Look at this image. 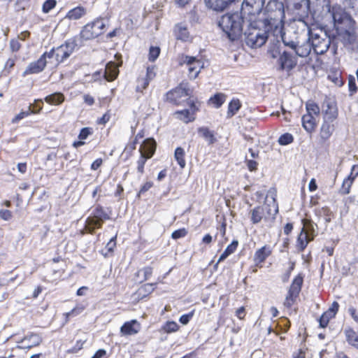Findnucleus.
<instances>
[{
	"label": "nucleus",
	"instance_id": "obj_58",
	"mask_svg": "<svg viewBox=\"0 0 358 358\" xmlns=\"http://www.w3.org/2000/svg\"><path fill=\"white\" fill-rule=\"evenodd\" d=\"M353 181L354 180H343L342 187L341 189L343 194H346L350 192V188Z\"/></svg>",
	"mask_w": 358,
	"mask_h": 358
},
{
	"label": "nucleus",
	"instance_id": "obj_57",
	"mask_svg": "<svg viewBox=\"0 0 358 358\" xmlns=\"http://www.w3.org/2000/svg\"><path fill=\"white\" fill-rule=\"evenodd\" d=\"M90 134H92V129L89 127L83 128L78 135L80 140L86 139Z\"/></svg>",
	"mask_w": 358,
	"mask_h": 358
},
{
	"label": "nucleus",
	"instance_id": "obj_7",
	"mask_svg": "<svg viewBox=\"0 0 358 358\" xmlns=\"http://www.w3.org/2000/svg\"><path fill=\"white\" fill-rule=\"evenodd\" d=\"M266 0H244L242 3V14L250 24L256 22L261 14Z\"/></svg>",
	"mask_w": 358,
	"mask_h": 358
},
{
	"label": "nucleus",
	"instance_id": "obj_9",
	"mask_svg": "<svg viewBox=\"0 0 358 358\" xmlns=\"http://www.w3.org/2000/svg\"><path fill=\"white\" fill-rule=\"evenodd\" d=\"M76 47V43L75 41H66L64 44H62L56 48H52L50 52H47L48 58L50 59L55 58L54 64L58 65L70 57V55L74 52Z\"/></svg>",
	"mask_w": 358,
	"mask_h": 358
},
{
	"label": "nucleus",
	"instance_id": "obj_12",
	"mask_svg": "<svg viewBox=\"0 0 358 358\" xmlns=\"http://www.w3.org/2000/svg\"><path fill=\"white\" fill-rule=\"evenodd\" d=\"M180 65L186 64L188 69V76L195 79L203 67V62L195 57L182 55L179 60Z\"/></svg>",
	"mask_w": 358,
	"mask_h": 358
},
{
	"label": "nucleus",
	"instance_id": "obj_53",
	"mask_svg": "<svg viewBox=\"0 0 358 358\" xmlns=\"http://www.w3.org/2000/svg\"><path fill=\"white\" fill-rule=\"evenodd\" d=\"M348 87L350 94L352 95L357 92V87L355 83V78L352 76H350L348 78Z\"/></svg>",
	"mask_w": 358,
	"mask_h": 358
},
{
	"label": "nucleus",
	"instance_id": "obj_59",
	"mask_svg": "<svg viewBox=\"0 0 358 358\" xmlns=\"http://www.w3.org/2000/svg\"><path fill=\"white\" fill-rule=\"evenodd\" d=\"M11 211L6 209H1L0 210V217L6 221H8L12 218Z\"/></svg>",
	"mask_w": 358,
	"mask_h": 358
},
{
	"label": "nucleus",
	"instance_id": "obj_30",
	"mask_svg": "<svg viewBox=\"0 0 358 358\" xmlns=\"http://www.w3.org/2000/svg\"><path fill=\"white\" fill-rule=\"evenodd\" d=\"M346 341L349 345L358 350V334L352 328H348L344 331Z\"/></svg>",
	"mask_w": 358,
	"mask_h": 358
},
{
	"label": "nucleus",
	"instance_id": "obj_17",
	"mask_svg": "<svg viewBox=\"0 0 358 358\" xmlns=\"http://www.w3.org/2000/svg\"><path fill=\"white\" fill-rule=\"evenodd\" d=\"M278 63L280 70L289 71L296 66L297 61L290 53L285 51L280 55Z\"/></svg>",
	"mask_w": 358,
	"mask_h": 358
},
{
	"label": "nucleus",
	"instance_id": "obj_16",
	"mask_svg": "<svg viewBox=\"0 0 358 358\" xmlns=\"http://www.w3.org/2000/svg\"><path fill=\"white\" fill-rule=\"evenodd\" d=\"M47 52H45L37 61L30 63L23 72L22 76L24 77L29 74L38 73L43 71L47 64Z\"/></svg>",
	"mask_w": 358,
	"mask_h": 358
},
{
	"label": "nucleus",
	"instance_id": "obj_44",
	"mask_svg": "<svg viewBox=\"0 0 358 358\" xmlns=\"http://www.w3.org/2000/svg\"><path fill=\"white\" fill-rule=\"evenodd\" d=\"M294 141L293 136L289 133H285L281 135L278 138V143L281 145H287L292 143Z\"/></svg>",
	"mask_w": 358,
	"mask_h": 358
},
{
	"label": "nucleus",
	"instance_id": "obj_14",
	"mask_svg": "<svg viewBox=\"0 0 358 358\" xmlns=\"http://www.w3.org/2000/svg\"><path fill=\"white\" fill-rule=\"evenodd\" d=\"M191 90L187 87V85L181 84L178 87L166 93V100L174 104H179L182 97H186L191 94Z\"/></svg>",
	"mask_w": 358,
	"mask_h": 358
},
{
	"label": "nucleus",
	"instance_id": "obj_61",
	"mask_svg": "<svg viewBox=\"0 0 358 358\" xmlns=\"http://www.w3.org/2000/svg\"><path fill=\"white\" fill-rule=\"evenodd\" d=\"M140 272H143L144 276V280H148L152 274V268L150 266L144 267Z\"/></svg>",
	"mask_w": 358,
	"mask_h": 358
},
{
	"label": "nucleus",
	"instance_id": "obj_60",
	"mask_svg": "<svg viewBox=\"0 0 358 358\" xmlns=\"http://www.w3.org/2000/svg\"><path fill=\"white\" fill-rule=\"evenodd\" d=\"M84 344V341L80 340L78 341L76 345L69 349L68 351L70 353H77L80 350L83 348V345Z\"/></svg>",
	"mask_w": 358,
	"mask_h": 358
},
{
	"label": "nucleus",
	"instance_id": "obj_8",
	"mask_svg": "<svg viewBox=\"0 0 358 358\" xmlns=\"http://www.w3.org/2000/svg\"><path fill=\"white\" fill-rule=\"evenodd\" d=\"M295 20L292 24V31H285L284 28L281 29L280 33L272 32V36L275 37L278 42L281 40L284 45L289 47L291 49L296 48L297 43L301 42V39H303V35H301V31L296 30L295 28Z\"/></svg>",
	"mask_w": 358,
	"mask_h": 358
},
{
	"label": "nucleus",
	"instance_id": "obj_29",
	"mask_svg": "<svg viewBox=\"0 0 358 358\" xmlns=\"http://www.w3.org/2000/svg\"><path fill=\"white\" fill-rule=\"evenodd\" d=\"M198 134L208 142V145H212L217 141L214 132L210 131L208 127H199L198 129Z\"/></svg>",
	"mask_w": 358,
	"mask_h": 358
},
{
	"label": "nucleus",
	"instance_id": "obj_64",
	"mask_svg": "<svg viewBox=\"0 0 358 358\" xmlns=\"http://www.w3.org/2000/svg\"><path fill=\"white\" fill-rule=\"evenodd\" d=\"M192 316H193V313H189L188 314H184L180 316L179 321L182 324H187L189 322V320H191Z\"/></svg>",
	"mask_w": 358,
	"mask_h": 358
},
{
	"label": "nucleus",
	"instance_id": "obj_52",
	"mask_svg": "<svg viewBox=\"0 0 358 358\" xmlns=\"http://www.w3.org/2000/svg\"><path fill=\"white\" fill-rule=\"evenodd\" d=\"M320 215H322L324 217V220L327 222H329L331 220V211L328 207H323L318 210Z\"/></svg>",
	"mask_w": 358,
	"mask_h": 358
},
{
	"label": "nucleus",
	"instance_id": "obj_26",
	"mask_svg": "<svg viewBox=\"0 0 358 358\" xmlns=\"http://www.w3.org/2000/svg\"><path fill=\"white\" fill-rule=\"evenodd\" d=\"M306 41H307L306 43L301 45L300 43H297L296 48L292 49L295 51V53L301 57H308L313 49L310 42L308 40Z\"/></svg>",
	"mask_w": 358,
	"mask_h": 358
},
{
	"label": "nucleus",
	"instance_id": "obj_25",
	"mask_svg": "<svg viewBox=\"0 0 358 358\" xmlns=\"http://www.w3.org/2000/svg\"><path fill=\"white\" fill-rule=\"evenodd\" d=\"M316 118V117L311 116L310 115L305 114L303 115L302 125L307 132L312 133L315 131L317 125Z\"/></svg>",
	"mask_w": 358,
	"mask_h": 358
},
{
	"label": "nucleus",
	"instance_id": "obj_28",
	"mask_svg": "<svg viewBox=\"0 0 358 358\" xmlns=\"http://www.w3.org/2000/svg\"><path fill=\"white\" fill-rule=\"evenodd\" d=\"M177 39L187 41L190 38L189 33L187 26L180 23L175 27L174 29Z\"/></svg>",
	"mask_w": 358,
	"mask_h": 358
},
{
	"label": "nucleus",
	"instance_id": "obj_24",
	"mask_svg": "<svg viewBox=\"0 0 358 358\" xmlns=\"http://www.w3.org/2000/svg\"><path fill=\"white\" fill-rule=\"evenodd\" d=\"M303 282V276L301 273H299L292 280L287 293L298 297L301 290Z\"/></svg>",
	"mask_w": 358,
	"mask_h": 358
},
{
	"label": "nucleus",
	"instance_id": "obj_62",
	"mask_svg": "<svg viewBox=\"0 0 358 358\" xmlns=\"http://www.w3.org/2000/svg\"><path fill=\"white\" fill-rule=\"evenodd\" d=\"M10 47L13 52H17L21 48V44L17 39H12L10 41Z\"/></svg>",
	"mask_w": 358,
	"mask_h": 358
},
{
	"label": "nucleus",
	"instance_id": "obj_51",
	"mask_svg": "<svg viewBox=\"0 0 358 358\" xmlns=\"http://www.w3.org/2000/svg\"><path fill=\"white\" fill-rule=\"evenodd\" d=\"M116 238L117 236L112 237L110 241L107 243L106 245V250H107V253H106L104 255L106 256L108 253H111L113 252L114 248L116 246Z\"/></svg>",
	"mask_w": 358,
	"mask_h": 358
},
{
	"label": "nucleus",
	"instance_id": "obj_5",
	"mask_svg": "<svg viewBox=\"0 0 358 358\" xmlns=\"http://www.w3.org/2000/svg\"><path fill=\"white\" fill-rule=\"evenodd\" d=\"M110 219V215L101 206H97L92 210L90 216L85 221V229L93 234L96 229H99L105 220Z\"/></svg>",
	"mask_w": 358,
	"mask_h": 358
},
{
	"label": "nucleus",
	"instance_id": "obj_4",
	"mask_svg": "<svg viewBox=\"0 0 358 358\" xmlns=\"http://www.w3.org/2000/svg\"><path fill=\"white\" fill-rule=\"evenodd\" d=\"M245 27V42L248 46L252 48L263 45L268 37L272 35V31L263 28L259 24L257 19L252 25L246 24Z\"/></svg>",
	"mask_w": 358,
	"mask_h": 358
},
{
	"label": "nucleus",
	"instance_id": "obj_19",
	"mask_svg": "<svg viewBox=\"0 0 358 358\" xmlns=\"http://www.w3.org/2000/svg\"><path fill=\"white\" fill-rule=\"evenodd\" d=\"M141 330V324L137 320H133L126 322L120 328V332L124 336H131Z\"/></svg>",
	"mask_w": 358,
	"mask_h": 358
},
{
	"label": "nucleus",
	"instance_id": "obj_50",
	"mask_svg": "<svg viewBox=\"0 0 358 358\" xmlns=\"http://www.w3.org/2000/svg\"><path fill=\"white\" fill-rule=\"evenodd\" d=\"M149 83H150L144 77L138 78L137 80L136 91L142 92L147 88Z\"/></svg>",
	"mask_w": 358,
	"mask_h": 358
},
{
	"label": "nucleus",
	"instance_id": "obj_40",
	"mask_svg": "<svg viewBox=\"0 0 358 358\" xmlns=\"http://www.w3.org/2000/svg\"><path fill=\"white\" fill-rule=\"evenodd\" d=\"M306 115H310L311 116H314L317 117L320 114V108L319 106L314 103L313 101H308L306 103Z\"/></svg>",
	"mask_w": 358,
	"mask_h": 358
},
{
	"label": "nucleus",
	"instance_id": "obj_6",
	"mask_svg": "<svg viewBox=\"0 0 358 358\" xmlns=\"http://www.w3.org/2000/svg\"><path fill=\"white\" fill-rule=\"evenodd\" d=\"M278 213H274L271 207V203H264L257 206L250 211V221L253 224H257L261 222H271L275 218Z\"/></svg>",
	"mask_w": 358,
	"mask_h": 358
},
{
	"label": "nucleus",
	"instance_id": "obj_35",
	"mask_svg": "<svg viewBox=\"0 0 358 358\" xmlns=\"http://www.w3.org/2000/svg\"><path fill=\"white\" fill-rule=\"evenodd\" d=\"M310 241L311 239L309 238L308 235L304 231V229L303 228L297 238V246L299 249L303 251Z\"/></svg>",
	"mask_w": 358,
	"mask_h": 358
},
{
	"label": "nucleus",
	"instance_id": "obj_38",
	"mask_svg": "<svg viewBox=\"0 0 358 358\" xmlns=\"http://www.w3.org/2000/svg\"><path fill=\"white\" fill-rule=\"evenodd\" d=\"M226 95L223 93H217L209 99V102L216 108H220L226 101Z\"/></svg>",
	"mask_w": 358,
	"mask_h": 358
},
{
	"label": "nucleus",
	"instance_id": "obj_15",
	"mask_svg": "<svg viewBox=\"0 0 358 358\" xmlns=\"http://www.w3.org/2000/svg\"><path fill=\"white\" fill-rule=\"evenodd\" d=\"M42 342V338L37 334L31 333L23 338L17 341V348L22 350H30L39 345Z\"/></svg>",
	"mask_w": 358,
	"mask_h": 358
},
{
	"label": "nucleus",
	"instance_id": "obj_22",
	"mask_svg": "<svg viewBox=\"0 0 358 358\" xmlns=\"http://www.w3.org/2000/svg\"><path fill=\"white\" fill-rule=\"evenodd\" d=\"M119 69L118 66L115 62H108L103 73V77L109 82L113 81L118 76Z\"/></svg>",
	"mask_w": 358,
	"mask_h": 358
},
{
	"label": "nucleus",
	"instance_id": "obj_1",
	"mask_svg": "<svg viewBox=\"0 0 358 358\" xmlns=\"http://www.w3.org/2000/svg\"><path fill=\"white\" fill-rule=\"evenodd\" d=\"M296 30L301 31V35H303V40L310 42L313 51L317 55L325 53L329 48L334 54L336 53V45L334 41V34L328 31L324 28H310L303 20H297L295 22Z\"/></svg>",
	"mask_w": 358,
	"mask_h": 358
},
{
	"label": "nucleus",
	"instance_id": "obj_37",
	"mask_svg": "<svg viewBox=\"0 0 358 358\" xmlns=\"http://www.w3.org/2000/svg\"><path fill=\"white\" fill-rule=\"evenodd\" d=\"M85 309V306L83 303H78L71 311L64 313L66 320L68 321L69 318L76 317L81 314Z\"/></svg>",
	"mask_w": 358,
	"mask_h": 358
},
{
	"label": "nucleus",
	"instance_id": "obj_63",
	"mask_svg": "<svg viewBox=\"0 0 358 358\" xmlns=\"http://www.w3.org/2000/svg\"><path fill=\"white\" fill-rule=\"evenodd\" d=\"M339 308V304L336 301H334L330 306V308L328 309L327 312H328L329 314L335 317L336 314L337 313Z\"/></svg>",
	"mask_w": 358,
	"mask_h": 358
},
{
	"label": "nucleus",
	"instance_id": "obj_21",
	"mask_svg": "<svg viewBox=\"0 0 358 358\" xmlns=\"http://www.w3.org/2000/svg\"><path fill=\"white\" fill-rule=\"evenodd\" d=\"M156 148V143L152 138H148L143 141L141 145L140 152L141 155L145 157V158H150Z\"/></svg>",
	"mask_w": 358,
	"mask_h": 358
},
{
	"label": "nucleus",
	"instance_id": "obj_23",
	"mask_svg": "<svg viewBox=\"0 0 358 358\" xmlns=\"http://www.w3.org/2000/svg\"><path fill=\"white\" fill-rule=\"evenodd\" d=\"M272 250L269 245H264L258 249L253 257V260L257 266L263 263L266 259L271 255Z\"/></svg>",
	"mask_w": 358,
	"mask_h": 358
},
{
	"label": "nucleus",
	"instance_id": "obj_47",
	"mask_svg": "<svg viewBox=\"0 0 358 358\" xmlns=\"http://www.w3.org/2000/svg\"><path fill=\"white\" fill-rule=\"evenodd\" d=\"M160 48L159 47L151 46L149 50L148 59L150 62H155L159 57Z\"/></svg>",
	"mask_w": 358,
	"mask_h": 358
},
{
	"label": "nucleus",
	"instance_id": "obj_41",
	"mask_svg": "<svg viewBox=\"0 0 358 358\" xmlns=\"http://www.w3.org/2000/svg\"><path fill=\"white\" fill-rule=\"evenodd\" d=\"M185 150L181 147H178L176 149L174 157L180 166L182 168L185 166Z\"/></svg>",
	"mask_w": 358,
	"mask_h": 358
},
{
	"label": "nucleus",
	"instance_id": "obj_34",
	"mask_svg": "<svg viewBox=\"0 0 358 358\" xmlns=\"http://www.w3.org/2000/svg\"><path fill=\"white\" fill-rule=\"evenodd\" d=\"M238 245V241L234 240L231 244H229L227 248L224 250V251L222 252V254L220 255L217 264L224 261L228 256H229L231 254L234 253Z\"/></svg>",
	"mask_w": 358,
	"mask_h": 358
},
{
	"label": "nucleus",
	"instance_id": "obj_2",
	"mask_svg": "<svg viewBox=\"0 0 358 358\" xmlns=\"http://www.w3.org/2000/svg\"><path fill=\"white\" fill-rule=\"evenodd\" d=\"M263 15L262 18L260 19L259 17L257 18L259 24L272 32L280 33L285 24L284 4L278 0H269Z\"/></svg>",
	"mask_w": 358,
	"mask_h": 358
},
{
	"label": "nucleus",
	"instance_id": "obj_13",
	"mask_svg": "<svg viewBox=\"0 0 358 358\" xmlns=\"http://www.w3.org/2000/svg\"><path fill=\"white\" fill-rule=\"evenodd\" d=\"M348 28H343L336 30V34H334V43L336 45V48H338V43L341 41L344 46H353L356 41V37L354 34L351 33L350 31L347 30Z\"/></svg>",
	"mask_w": 358,
	"mask_h": 358
},
{
	"label": "nucleus",
	"instance_id": "obj_46",
	"mask_svg": "<svg viewBox=\"0 0 358 358\" xmlns=\"http://www.w3.org/2000/svg\"><path fill=\"white\" fill-rule=\"evenodd\" d=\"M333 317H334L328 312H324L319 319L320 327L322 328L326 327L328 325L330 319Z\"/></svg>",
	"mask_w": 358,
	"mask_h": 358
},
{
	"label": "nucleus",
	"instance_id": "obj_45",
	"mask_svg": "<svg viewBox=\"0 0 358 358\" xmlns=\"http://www.w3.org/2000/svg\"><path fill=\"white\" fill-rule=\"evenodd\" d=\"M295 9L299 10L303 5L308 6L310 2L314 3L315 0H287Z\"/></svg>",
	"mask_w": 358,
	"mask_h": 358
},
{
	"label": "nucleus",
	"instance_id": "obj_56",
	"mask_svg": "<svg viewBox=\"0 0 358 358\" xmlns=\"http://www.w3.org/2000/svg\"><path fill=\"white\" fill-rule=\"evenodd\" d=\"M156 73L155 71V66H148L147 68L146 75L144 77L149 83L155 78Z\"/></svg>",
	"mask_w": 358,
	"mask_h": 358
},
{
	"label": "nucleus",
	"instance_id": "obj_10",
	"mask_svg": "<svg viewBox=\"0 0 358 358\" xmlns=\"http://www.w3.org/2000/svg\"><path fill=\"white\" fill-rule=\"evenodd\" d=\"M329 11L331 13L336 30L337 28H351L353 26L354 20L341 6H334Z\"/></svg>",
	"mask_w": 358,
	"mask_h": 358
},
{
	"label": "nucleus",
	"instance_id": "obj_33",
	"mask_svg": "<svg viewBox=\"0 0 358 358\" xmlns=\"http://www.w3.org/2000/svg\"><path fill=\"white\" fill-rule=\"evenodd\" d=\"M45 101L48 103L52 105H59L64 101V96L59 92H55L45 97Z\"/></svg>",
	"mask_w": 358,
	"mask_h": 358
},
{
	"label": "nucleus",
	"instance_id": "obj_27",
	"mask_svg": "<svg viewBox=\"0 0 358 358\" xmlns=\"http://www.w3.org/2000/svg\"><path fill=\"white\" fill-rule=\"evenodd\" d=\"M277 190L275 187H271L267 192L266 201L264 203H271V207L274 213H278V204L276 201Z\"/></svg>",
	"mask_w": 358,
	"mask_h": 358
},
{
	"label": "nucleus",
	"instance_id": "obj_55",
	"mask_svg": "<svg viewBox=\"0 0 358 358\" xmlns=\"http://www.w3.org/2000/svg\"><path fill=\"white\" fill-rule=\"evenodd\" d=\"M297 298L298 297L287 293L284 301V306L288 308H292Z\"/></svg>",
	"mask_w": 358,
	"mask_h": 358
},
{
	"label": "nucleus",
	"instance_id": "obj_48",
	"mask_svg": "<svg viewBox=\"0 0 358 358\" xmlns=\"http://www.w3.org/2000/svg\"><path fill=\"white\" fill-rule=\"evenodd\" d=\"M41 110V107L39 108L38 111H34V110H31V108L29 107V110L27 111H22L19 114H17L15 117V118L13 120V122H14V123L17 122L20 120L29 115L31 113H38Z\"/></svg>",
	"mask_w": 358,
	"mask_h": 358
},
{
	"label": "nucleus",
	"instance_id": "obj_31",
	"mask_svg": "<svg viewBox=\"0 0 358 358\" xmlns=\"http://www.w3.org/2000/svg\"><path fill=\"white\" fill-rule=\"evenodd\" d=\"M332 122L324 120L320 129V137L326 141L330 138L333 131H334V125L331 124Z\"/></svg>",
	"mask_w": 358,
	"mask_h": 358
},
{
	"label": "nucleus",
	"instance_id": "obj_18",
	"mask_svg": "<svg viewBox=\"0 0 358 358\" xmlns=\"http://www.w3.org/2000/svg\"><path fill=\"white\" fill-rule=\"evenodd\" d=\"M324 120L334 122L338 117V109L334 101H325L322 106Z\"/></svg>",
	"mask_w": 358,
	"mask_h": 358
},
{
	"label": "nucleus",
	"instance_id": "obj_32",
	"mask_svg": "<svg viewBox=\"0 0 358 358\" xmlns=\"http://www.w3.org/2000/svg\"><path fill=\"white\" fill-rule=\"evenodd\" d=\"M85 14L86 9L84 7L77 6L68 12L66 17H68L70 20H76L81 18Z\"/></svg>",
	"mask_w": 358,
	"mask_h": 358
},
{
	"label": "nucleus",
	"instance_id": "obj_49",
	"mask_svg": "<svg viewBox=\"0 0 358 358\" xmlns=\"http://www.w3.org/2000/svg\"><path fill=\"white\" fill-rule=\"evenodd\" d=\"M56 5V0H46L43 4L42 10L44 13H48L53 9Z\"/></svg>",
	"mask_w": 358,
	"mask_h": 358
},
{
	"label": "nucleus",
	"instance_id": "obj_39",
	"mask_svg": "<svg viewBox=\"0 0 358 358\" xmlns=\"http://www.w3.org/2000/svg\"><path fill=\"white\" fill-rule=\"evenodd\" d=\"M241 103L238 99H233L229 103L228 106L227 116H234L240 109Z\"/></svg>",
	"mask_w": 358,
	"mask_h": 358
},
{
	"label": "nucleus",
	"instance_id": "obj_42",
	"mask_svg": "<svg viewBox=\"0 0 358 358\" xmlns=\"http://www.w3.org/2000/svg\"><path fill=\"white\" fill-rule=\"evenodd\" d=\"M156 283H146L139 288V294L145 296L146 294L152 293L156 288Z\"/></svg>",
	"mask_w": 358,
	"mask_h": 358
},
{
	"label": "nucleus",
	"instance_id": "obj_11",
	"mask_svg": "<svg viewBox=\"0 0 358 358\" xmlns=\"http://www.w3.org/2000/svg\"><path fill=\"white\" fill-rule=\"evenodd\" d=\"M106 24L103 19H96L92 23L87 24L80 32V37L84 40L93 39L104 32Z\"/></svg>",
	"mask_w": 358,
	"mask_h": 358
},
{
	"label": "nucleus",
	"instance_id": "obj_36",
	"mask_svg": "<svg viewBox=\"0 0 358 358\" xmlns=\"http://www.w3.org/2000/svg\"><path fill=\"white\" fill-rule=\"evenodd\" d=\"M175 114L177 116V118L183 121L185 123H188L194 120L193 113H191L189 110H179L176 112Z\"/></svg>",
	"mask_w": 358,
	"mask_h": 358
},
{
	"label": "nucleus",
	"instance_id": "obj_54",
	"mask_svg": "<svg viewBox=\"0 0 358 358\" xmlns=\"http://www.w3.org/2000/svg\"><path fill=\"white\" fill-rule=\"evenodd\" d=\"M187 234V231L185 228L179 229L174 231L171 234L173 239L177 240L180 238L185 237Z\"/></svg>",
	"mask_w": 358,
	"mask_h": 358
},
{
	"label": "nucleus",
	"instance_id": "obj_20",
	"mask_svg": "<svg viewBox=\"0 0 358 358\" xmlns=\"http://www.w3.org/2000/svg\"><path fill=\"white\" fill-rule=\"evenodd\" d=\"M236 0H204L206 6L216 11H223Z\"/></svg>",
	"mask_w": 358,
	"mask_h": 358
},
{
	"label": "nucleus",
	"instance_id": "obj_43",
	"mask_svg": "<svg viewBox=\"0 0 358 358\" xmlns=\"http://www.w3.org/2000/svg\"><path fill=\"white\" fill-rule=\"evenodd\" d=\"M178 328V324L173 321H168L163 326V330L166 333L176 332Z\"/></svg>",
	"mask_w": 358,
	"mask_h": 358
},
{
	"label": "nucleus",
	"instance_id": "obj_3",
	"mask_svg": "<svg viewBox=\"0 0 358 358\" xmlns=\"http://www.w3.org/2000/svg\"><path fill=\"white\" fill-rule=\"evenodd\" d=\"M246 21L241 11V14L233 13L223 15L218 24L231 41H235L241 35L245 25H250L249 22Z\"/></svg>",
	"mask_w": 358,
	"mask_h": 358
}]
</instances>
